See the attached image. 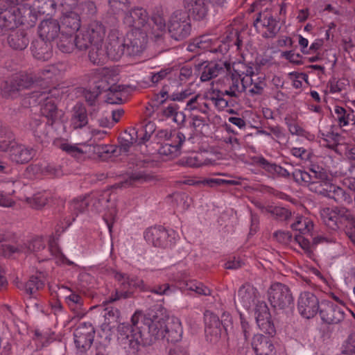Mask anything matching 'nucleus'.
<instances>
[{
    "label": "nucleus",
    "instance_id": "nucleus-27",
    "mask_svg": "<svg viewBox=\"0 0 355 355\" xmlns=\"http://www.w3.org/2000/svg\"><path fill=\"white\" fill-rule=\"evenodd\" d=\"M80 27V19L78 11H69L63 13L61 19L62 32L73 33L79 31Z\"/></svg>",
    "mask_w": 355,
    "mask_h": 355
},
{
    "label": "nucleus",
    "instance_id": "nucleus-55",
    "mask_svg": "<svg viewBox=\"0 0 355 355\" xmlns=\"http://www.w3.org/2000/svg\"><path fill=\"white\" fill-rule=\"evenodd\" d=\"M207 106V104L203 101V98L200 95L192 96L187 103V109L199 110L203 113L206 112Z\"/></svg>",
    "mask_w": 355,
    "mask_h": 355
},
{
    "label": "nucleus",
    "instance_id": "nucleus-3",
    "mask_svg": "<svg viewBox=\"0 0 355 355\" xmlns=\"http://www.w3.org/2000/svg\"><path fill=\"white\" fill-rule=\"evenodd\" d=\"M53 92L54 90L44 87L41 90H33L31 93L26 94L24 98V104L25 105H41V113L47 119V123L50 125L62 122L64 115V112L57 107L55 98L53 97Z\"/></svg>",
    "mask_w": 355,
    "mask_h": 355
},
{
    "label": "nucleus",
    "instance_id": "nucleus-40",
    "mask_svg": "<svg viewBox=\"0 0 355 355\" xmlns=\"http://www.w3.org/2000/svg\"><path fill=\"white\" fill-rule=\"evenodd\" d=\"M168 319L165 320V329L164 331V338L168 343H176L180 340L182 335V328L181 326V323L179 322L178 319H176V322H174L173 327H169L166 324L169 318L166 315Z\"/></svg>",
    "mask_w": 355,
    "mask_h": 355
},
{
    "label": "nucleus",
    "instance_id": "nucleus-56",
    "mask_svg": "<svg viewBox=\"0 0 355 355\" xmlns=\"http://www.w3.org/2000/svg\"><path fill=\"white\" fill-rule=\"evenodd\" d=\"M227 34L223 43H227L229 47H235L237 51L239 50L242 42L239 38V31L233 28H229Z\"/></svg>",
    "mask_w": 355,
    "mask_h": 355
},
{
    "label": "nucleus",
    "instance_id": "nucleus-33",
    "mask_svg": "<svg viewBox=\"0 0 355 355\" xmlns=\"http://www.w3.org/2000/svg\"><path fill=\"white\" fill-rule=\"evenodd\" d=\"M29 334H32L31 337L39 347L46 346L54 340L55 334L49 328L31 329Z\"/></svg>",
    "mask_w": 355,
    "mask_h": 355
},
{
    "label": "nucleus",
    "instance_id": "nucleus-1",
    "mask_svg": "<svg viewBox=\"0 0 355 355\" xmlns=\"http://www.w3.org/2000/svg\"><path fill=\"white\" fill-rule=\"evenodd\" d=\"M293 176L296 182L306 184L311 191L333 199L338 204L350 205L353 202L352 196L343 188L333 184L329 174L322 166L311 164L309 171L296 170Z\"/></svg>",
    "mask_w": 355,
    "mask_h": 355
},
{
    "label": "nucleus",
    "instance_id": "nucleus-25",
    "mask_svg": "<svg viewBox=\"0 0 355 355\" xmlns=\"http://www.w3.org/2000/svg\"><path fill=\"white\" fill-rule=\"evenodd\" d=\"M183 3L188 15L193 19L200 21L206 17L208 9L205 0H184Z\"/></svg>",
    "mask_w": 355,
    "mask_h": 355
},
{
    "label": "nucleus",
    "instance_id": "nucleus-41",
    "mask_svg": "<svg viewBox=\"0 0 355 355\" xmlns=\"http://www.w3.org/2000/svg\"><path fill=\"white\" fill-rule=\"evenodd\" d=\"M138 132L135 128H130L129 131H125L123 136L120 137L119 150L121 153H128L130 148L135 144L138 138Z\"/></svg>",
    "mask_w": 355,
    "mask_h": 355
},
{
    "label": "nucleus",
    "instance_id": "nucleus-48",
    "mask_svg": "<svg viewBox=\"0 0 355 355\" xmlns=\"http://www.w3.org/2000/svg\"><path fill=\"white\" fill-rule=\"evenodd\" d=\"M337 214L340 228L347 225L353 227L355 225V216L349 209L345 207H337Z\"/></svg>",
    "mask_w": 355,
    "mask_h": 355
},
{
    "label": "nucleus",
    "instance_id": "nucleus-60",
    "mask_svg": "<svg viewBox=\"0 0 355 355\" xmlns=\"http://www.w3.org/2000/svg\"><path fill=\"white\" fill-rule=\"evenodd\" d=\"M334 112L340 127L347 126L349 124L350 121H352L349 114L346 112L345 108L340 106H336Z\"/></svg>",
    "mask_w": 355,
    "mask_h": 355
},
{
    "label": "nucleus",
    "instance_id": "nucleus-11",
    "mask_svg": "<svg viewBox=\"0 0 355 355\" xmlns=\"http://www.w3.org/2000/svg\"><path fill=\"white\" fill-rule=\"evenodd\" d=\"M168 30L172 38L182 40L191 32V25L188 14L181 10L174 11L168 22Z\"/></svg>",
    "mask_w": 355,
    "mask_h": 355
},
{
    "label": "nucleus",
    "instance_id": "nucleus-38",
    "mask_svg": "<svg viewBox=\"0 0 355 355\" xmlns=\"http://www.w3.org/2000/svg\"><path fill=\"white\" fill-rule=\"evenodd\" d=\"M313 226V221L304 216H297L295 221L291 225L292 230L299 232L302 236H312Z\"/></svg>",
    "mask_w": 355,
    "mask_h": 355
},
{
    "label": "nucleus",
    "instance_id": "nucleus-15",
    "mask_svg": "<svg viewBox=\"0 0 355 355\" xmlns=\"http://www.w3.org/2000/svg\"><path fill=\"white\" fill-rule=\"evenodd\" d=\"M95 331L91 323L83 322L73 332L74 343L81 352L88 350L94 339Z\"/></svg>",
    "mask_w": 355,
    "mask_h": 355
},
{
    "label": "nucleus",
    "instance_id": "nucleus-52",
    "mask_svg": "<svg viewBox=\"0 0 355 355\" xmlns=\"http://www.w3.org/2000/svg\"><path fill=\"white\" fill-rule=\"evenodd\" d=\"M44 285V281L36 276H31L29 280L25 284L24 288L26 294L32 295L37 291L42 288Z\"/></svg>",
    "mask_w": 355,
    "mask_h": 355
},
{
    "label": "nucleus",
    "instance_id": "nucleus-58",
    "mask_svg": "<svg viewBox=\"0 0 355 355\" xmlns=\"http://www.w3.org/2000/svg\"><path fill=\"white\" fill-rule=\"evenodd\" d=\"M323 322L331 324H337L344 318V312H319Z\"/></svg>",
    "mask_w": 355,
    "mask_h": 355
},
{
    "label": "nucleus",
    "instance_id": "nucleus-51",
    "mask_svg": "<svg viewBox=\"0 0 355 355\" xmlns=\"http://www.w3.org/2000/svg\"><path fill=\"white\" fill-rule=\"evenodd\" d=\"M266 86V83L264 76H258L257 78H252L248 92L251 96L261 95L263 92Z\"/></svg>",
    "mask_w": 355,
    "mask_h": 355
},
{
    "label": "nucleus",
    "instance_id": "nucleus-50",
    "mask_svg": "<svg viewBox=\"0 0 355 355\" xmlns=\"http://www.w3.org/2000/svg\"><path fill=\"white\" fill-rule=\"evenodd\" d=\"M120 322L119 312H107L104 315V322L101 325V329L104 332L106 330H112Z\"/></svg>",
    "mask_w": 355,
    "mask_h": 355
},
{
    "label": "nucleus",
    "instance_id": "nucleus-49",
    "mask_svg": "<svg viewBox=\"0 0 355 355\" xmlns=\"http://www.w3.org/2000/svg\"><path fill=\"white\" fill-rule=\"evenodd\" d=\"M15 144L12 133L0 124V150L10 152L11 146Z\"/></svg>",
    "mask_w": 355,
    "mask_h": 355
},
{
    "label": "nucleus",
    "instance_id": "nucleus-10",
    "mask_svg": "<svg viewBox=\"0 0 355 355\" xmlns=\"http://www.w3.org/2000/svg\"><path fill=\"white\" fill-rule=\"evenodd\" d=\"M114 277L117 280L121 288V291H116L114 295L110 297L109 302H114L121 298L126 299L132 295V292L130 290L132 288H139L142 291L147 289L144 281L137 277H130L125 273L119 272H114Z\"/></svg>",
    "mask_w": 355,
    "mask_h": 355
},
{
    "label": "nucleus",
    "instance_id": "nucleus-13",
    "mask_svg": "<svg viewBox=\"0 0 355 355\" xmlns=\"http://www.w3.org/2000/svg\"><path fill=\"white\" fill-rule=\"evenodd\" d=\"M268 300L275 309H285L293 303V297L288 287L277 282L271 285L268 290Z\"/></svg>",
    "mask_w": 355,
    "mask_h": 355
},
{
    "label": "nucleus",
    "instance_id": "nucleus-39",
    "mask_svg": "<svg viewBox=\"0 0 355 355\" xmlns=\"http://www.w3.org/2000/svg\"><path fill=\"white\" fill-rule=\"evenodd\" d=\"M322 222L327 227L332 230L340 229V224L338 223V215L337 207L334 209L325 208L321 211Z\"/></svg>",
    "mask_w": 355,
    "mask_h": 355
},
{
    "label": "nucleus",
    "instance_id": "nucleus-42",
    "mask_svg": "<svg viewBox=\"0 0 355 355\" xmlns=\"http://www.w3.org/2000/svg\"><path fill=\"white\" fill-rule=\"evenodd\" d=\"M222 83L220 79L213 82L209 92L207 94V98L211 102L214 106L218 110H221V102H222Z\"/></svg>",
    "mask_w": 355,
    "mask_h": 355
},
{
    "label": "nucleus",
    "instance_id": "nucleus-5",
    "mask_svg": "<svg viewBox=\"0 0 355 355\" xmlns=\"http://www.w3.org/2000/svg\"><path fill=\"white\" fill-rule=\"evenodd\" d=\"M15 252H34L37 253V259L41 261L50 259L51 257H63L64 255L55 244H51L48 248L42 237L32 239L28 244L15 245L1 244L0 245V254L10 256Z\"/></svg>",
    "mask_w": 355,
    "mask_h": 355
},
{
    "label": "nucleus",
    "instance_id": "nucleus-12",
    "mask_svg": "<svg viewBox=\"0 0 355 355\" xmlns=\"http://www.w3.org/2000/svg\"><path fill=\"white\" fill-rule=\"evenodd\" d=\"M144 235L148 243L158 248L171 247L178 237L174 230H166L161 226L147 229Z\"/></svg>",
    "mask_w": 355,
    "mask_h": 355
},
{
    "label": "nucleus",
    "instance_id": "nucleus-44",
    "mask_svg": "<svg viewBox=\"0 0 355 355\" xmlns=\"http://www.w3.org/2000/svg\"><path fill=\"white\" fill-rule=\"evenodd\" d=\"M57 46L63 53H71L76 49L74 36L71 33L62 32L57 42Z\"/></svg>",
    "mask_w": 355,
    "mask_h": 355
},
{
    "label": "nucleus",
    "instance_id": "nucleus-36",
    "mask_svg": "<svg viewBox=\"0 0 355 355\" xmlns=\"http://www.w3.org/2000/svg\"><path fill=\"white\" fill-rule=\"evenodd\" d=\"M198 68L202 70L200 80L202 82L208 81L211 78L216 77L220 72L222 67L219 64L214 62H203L198 64Z\"/></svg>",
    "mask_w": 355,
    "mask_h": 355
},
{
    "label": "nucleus",
    "instance_id": "nucleus-22",
    "mask_svg": "<svg viewBox=\"0 0 355 355\" xmlns=\"http://www.w3.org/2000/svg\"><path fill=\"white\" fill-rule=\"evenodd\" d=\"M252 346L257 355H276V349L272 340L262 334L254 335Z\"/></svg>",
    "mask_w": 355,
    "mask_h": 355
},
{
    "label": "nucleus",
    "instance_id": "nucleus-46",
    "mask_svg": "<svg viewBox=\"0 0 355 355\" xmlns=\"http://www.w3.org/2000/svg\"><path fill=\"white\" fill-rule=\"evenodd\" d=\"M86 28L80 30L74 36L76 49L78 51H86L92 49V43Z\"/></svg>",
    "mask_w": 355,
    "mask_h": 355
},
{
    "label": "nucleus",
    "instance_id": "nucleus-23",
    "mask_svg": "<svg viewBox=\"0 0 355 355\" xmlns=\"http://www.w3.org/2000/svg\"><path fill=\"white\" fill-rule=\"evenodd\" d=\"M88 114L85 106L77 103L71 111L70 126L74 129H81L88 123Z\"/></svg>",
    "mask_w": 355,
    "mask_h": 355
},
{
    "label": "nucleus",
    "instance_id": "nucleus-29",
    "mask_svg": "<svg viewBox=\"0 0 355 355\" xmlns=\"http://www.w3.org/2000/svg\"><path fill=\"white\" fill-rule=\"evenodd\" d=\"M60 29V25L56 20H44L39 26L40 38L50 42L58 35Z\"/></svg>",
    "mask_w": 355,
    "mask_h": 355
},
{
    "label": "nucleus",
    "instance_id": "nucleus-32",
    "mask_svg": "<svg viewBox=\"0 0 355 355\" xmlns=\"http://www.w3.org/2000/svg\"><path fill=\"white\" fill-rule=\"evenodd\" d=\"M259 24L267 28L268 33L266 37H274L279 31L277 21L269 13H259L254 21V26L259 27Z\"/></svg>",
    "mask_w": 355,
    "mask_h": 355
},
{
    "label": "nucleus",
    "instance_id": "nucleus-26",
    "mask_svg": "<svg viewBox=\"0 0 355 355\" xmlns=\"http://www.w3.org/2000/svg\"><path fill=\"white\" fill-rule=\"evenodd\" d=\"M31 51L33 56L40 60L45 61L52 56V44L44 39H37L31 44Z\"/></svg>",
    "mask_w": 355,
    "mask_h": 355
},
{
    "label": "nucleus",
    "instance_id": "nucleus-20",
    "mask_svg": "<svg viewBox=\"0 0 355 355\" xmlns=\"http://www.w3.org/2000/svg\"><path fill=\"white\" fill-rule=\"evenodd\" d=\"M35 155V150L22 144H12L9 152V157L11 161L17 164H25L31 161Z\"/></svg>",
    "mask_w": 355,
    "mask_h": 355
},
{
    "label": "nucleus",
    "instance_id": "nucleus-61",
    "mask_svg": "<svg viewBox=\"0 0 355 355\" xmlns=\"http://www.w3.org/2000/svg\"><path fill=\"white\" fill-rule=\"evenodd\" d=\"M130 4V0H108L110 10L114 14H119Z\"/></svg>",
    "mask_w": 355,
    "mask_h": 355
},
{
    "label": "nucleus",
    "instance_id": "nucleus-2",
    "mask_svg": "<svg viewBox=\"0 0 355 355\" xmlns=\"http://www.w3.org/2000/svg\"><path fill=\"white\" fill-rule=\"evenodd\" d=\"M132 318L141 320L144 324V327L135 328L133 339L137 346L132 354L137 352L140 346H151L164 340L165 320L168 319L164 312H135Z\"/></svg>",
    "mask_w": 355,
    "mask_h": 355
},
{
    "label": "nucleus",
    "instance_id": "nucleus-43",
    "mask_svg": "<svg viewBox=\"0 0 355 355\" xmlns=\"http://www.w3.org/2000/svg\"><path fill=\"white\" fill-rule=\"evenodd\" d=\"M47 123H43L40 119H32L29 126L33 135L40 141L43 142L48 137Z\"/></svg>",
    "mask_w": 355,
    "mask_h": 355
},
{
    "label": "nucleus",
    "instance_id": "nucleus-17",
    "mask_svg": "<svg viewBox=\"0 0 355 355\" xmlns=\"http://www.w3.org/2000/svg\"><path fill=\"white\" fill-rule=\"evenodd\" d=\"M89 206V200L87 197H80L73 199L69 204V209L71 215L68 217L66 216L64 219V225L62 222L58 224L56 227V232H63L75 220L78 214L85 212Z\"/></svg>",
    "mask_w": 355,
    "mask_h": 355
},
{
    "label": "nucleus",
    "instance_id": "nucleus-9",
    "mask_svg": "<svg viewBox=\"0 0 355 355\" xmlns=\"http://www.w3.org/2000/svg\"><path fill=\"white\" fill-rule=\"evenodd\" d=\"M103 52L105 58L94 64H103L107 59L119 60L123 55L126 54L125 39L119 31L112 30L109 33L107 42L103 47Z\"/></svg>",
    "mask_w": 355,
    "mask_h": 355
},
{
    "label": "nucleus",
    "instance_id": "nucleus-21",
    "mask_svg": "<svg viewBox=\"0 0 355 355\" xmlns=\"http://www.w3.org/2000/svg\"><path fill=\"white\" fill-rule=\"evenodd\" d=\"M135 329H132L128 324L119 323L118 326L117 340L119 343L125 349L130 350L132 353L133 349L137 346V342L134 341Z\"/></svg>",
    "mask_w": 355,
    "mask_h": 355
},
{
    "label": "nucleus",
    "instance_id": "nucleus-19",
    "mask_svg": "<svg viewBox=\"0 0 355 355\" xmlns=\"http://www.w3.org/2000/svg\"><path fill=\"white\" fill-rule=\"evenodd\" d=\"M149 17L146 10L143 8L137 7L125 13L123 22L130 27H134L137 31L144 27Z\"/></svg>",
    "mask_w": 355,
    "mask_h": 355
},
{
    "label": "nucleus",
    "instance_id": "nucleus-57",
    "mask_svg": "<svg viewBox=\"0 0 355 355\" xmlns=\"http://www.w3.org/2000/svg\"><path fill=\"white\" fill-rule=\"evenodd\" d=\"M26 200L33 208L39 209L46 204L48 196L46 193H37L33 197L26 198Z\"/></svg>",
    "mask_w": 355,
    "mask_h": 355
},
{
    "label": "nucleus",
    "instance_id": "nucleus-28",
    "mask_svg": "<svg viewBox=\"0 0 355 355\" xmlns=\"http://www.w3.org/2000/svg\"><path fill=\"white\" fill-rule=\"evenodd\" d=\"M205 322V333L207 336L208 334L214 336V339L211 338V342H216L218 339V336L221 334L220 326L222 322L214 312H205L204 313Z\"/></svg>",
    "mask_w": 355,
    "mask_h": 355
},
{
    "label": "nucleus",
    "instance_id": "nucleus-54",
    "mask_svg": "<svg viewBox=\"0 0 355 355\" xmlns=\"http://www.w3.org/2000/svg\"><path fill=\"white\" fill-rule=\"evenodd\" d=\"M185 287L187 290L193 291L199 295H209L211 294V291L209 288L202 283L195 280L186 282Z\"/></svg>",
    "mask_w": 355,
    "mask_h": 355
},
{
    "label": "nucleus",
    "instance_id": "nucleus-24",
    "mask_svg": "<svg viewBox=\"0 0 355 355\" xmlns=\"http://www.w3.org/2000/svg\"><path fill=\"white\" fill-rule=\"evenodd\" d=\"M173 141L166 142L159 148V153L162 155L174 157L180 154L182 144L185 141V136L182 132L175 133Z\"/></svg>",
    "mask_w": 355,
    "mask_h": 355
},
{
    "label": "nucleus",
    "instance_id": "nucleus-7",
    "mask_svg": "<svg viewBox=\"0 0 355 355\" xmlns=\"http://www.w3.org/2000/svg\"><path fill=\"white\" fill-rule=\"evenodd\" d=\"M235 305L237 311H268L269 309L263 300H261L257 289L252 284L245 283L238 290L235 298Z\"/></svg>",
    "mask_w": 355,
    "mask_h": 355
},
{
    "label": "nucleus",
    "instance_id": "nucleus-34",
    "mask_svg": "<svg viewBox=\"0 0 355 355\" xmlns=\"http://www.w3.org/2000/svg\"><path fill=\"white\" fill-rule=\"evenodd\" d=\"M8 43L12 49L21 51L27 47L29 40L24 31L19 30L8 35Z\"/></svg>",
    "mask_w": 355,
    "mask_h": 355
},
{
    "label": "nucleus",
    "instance_id": "nucleus-62",
    "mask_svg": "<svg viewBox=\"0 0 355 355\" xmlns=\"http://www.w3.org/2000/svg\"><path fill=\"white\" fill-rule=\"evenodd\" d=\"M286 124L288 130L291 135L305 137L307 138H309V137H313V135H310L307 131L302 128L297 123L290 122L287 123Z\"/></svg>",
    "mask_w": 355,
    "mask_h": 355
},
{
    "label": "nucleus",
    "instance_id": "nucleus-37",
    "mask_svg": "<svg viewBox=\"0 0 355 355\" xmlns=\"http://www.w3.org/2000/svg\"><path fill=\"white\" fill-rule=\"evenodd\" d=\"M256 322L259 328L264 333L270 335L275 333V328L270 312H257Z\"/></svg>",
    "mask_w": 355,
    "mask_h": 355
},
{
    "label": "nucleus",
    "instance_id": "nucleus-64",
    "mask_svg": "<svg viewBox=\"0 0 355 355\" xmlns=\"http://www.w3.org/2000/svg\"><path fill=\"white\" fill-rule=\"evenodd\" d=\"M70 294L65 297L67 303L71 307L72 311H75L76 309H80L82 305V298L80 295L69 291Z\"/></svg>",
    "mask_w": 355,
    "mask_h": 355
},
{
    "label": "nucleus",
    "instance_id": "nucleus-30",
    "mask_svg": "<svg viewBox=\"0 0 355 355\" xmlns=\"http://www.w3.org/2000/svg\"><path fill=\"white\" fill-rule=\"evenodd\" d=\"M153 175L147 171H134L127 178L117 184L118 187H129L136 184H142L150 181Z\"/></svg>",
    "mask_w": 355,
    "mask_h": 355
},
{
    "label": "nucleus",
    "instance_id": "nucleus-18",
    "mask_svg": "<svg viewBox=\"0 0 355 355\" xmlns=\"http://www.w3.org/2000/svg\"><path fill=\"white\" fill-rule=\"evenodd\" d=\"M21 24L22 21L17 8L12 7L0 13V34L12 30Z\"/></svg>",
    "mask_w": 355,
    "mask_h": 355
},
{
    "label": "nucleus",
    "instance_id": "nucleus-35",
    "mask_svg": "<svg viewBox=\"0 0 355 355\" xmlns=\"http://www.w3.org/2000/svg\"><path fill=\"white\" fill-rule=\"evenodd\" d=\"M297 305L300 311H318V300L312 293L304 292L299 297Z\"/></svg>",
    "mask_w": 355,
    "mask_h": 355
},
{
    "label": "nucleus",
    "instance_id": "nucleus-53",
    "mask_svg": "<svg viewBox=\"0 0 355 355\" xmlns=\"http://www.w3.org/2000/svg\"><path fill=\"white\" fill-rule=\"evenodd\" d=\"M189 185L215 187L222 184V180L218 178L189 179L186 181Z\"/></svg>",
    "mask_w": 355,
    "mask_h": 355
},
{
    "label": "nucleus",
    "instance_id": "nucleus-16",
    "mask_svg": "<svg viewBox=\"0 0 355 355\" xmlns=\"http://www.w3.org/2000/svg\"><path fill=\"white\" fill-rule=\"evenodd\" d=\"M125 39V52L129 56H135L141 53L146 47L147 37L140 31L130 33Z\"/></svg>",
    "mask_w": 355,
    "mask_h": 355
},
{
    "label": "nucleus",
    "instance_id": "nucleus-47",
    "mask_svg": "<svg viewBox=\"0 0 355 355\" xmlns=\"http://www.w3.org/2000/svg\"><path fill=\"white\" fill-rule=\"evenodd\" d=\"M177 287L174 285H171L168 283H163L161 284H155L151 287L147 286V289L145 291H149L152 293L158 295H171L175 293Z\"/></svg>",
    "mask_w": 355,
    "mask_h": 355
},
{
    "label": "nucleus",
    "instance_id": "nucleus-14",
    "mask_svg": "<svg viewBox=\"0 0 355 355\" xmlns=\"http://www.w3.org/2000/svg\"><path fill=\"white\" fill-rule=\"evenodd\" d=\"M102 74L103 76L99 85H97L99 92H107L106 103L109 104H121L123 103L122 92L124 89L123 86L110 83V74L108 70L103 69Z\"/></svg>",
    "mask_w": 355,
    "mask_h": 355
},
{
    "label": "nucleus",
    "instance_id": "nucleus-8",
    "mask_svg": "<svg viewBox=\"0 0 355 355\" xmlns=\"http://www.w3.org/2000/svg\"><path fill=\"white\" fill-rule=\"evenodd\" d=\"M92 43V49L89 51V59L92 63H98L105 58L103 43L106 35L105 27L100 22L94 21L86 27Z\"/></svg>",
    "mask_w": 355,
    "mask_h": 355
},
{
    "label": "nucleus",
    "instance_id": "nucleus-31",
    "mask_svg": "<svg viewBox=\"0 0 355 355\" xmlns=\"http://www.w3.org/2000/svg\"><path fill=\"white\" fill-rule=\"evenodd\" d=\"M89 206L94 211H101L105 209L106 204L110 200V191L109 190L101 192H94L87 196Z\"/></svg>",
    "mask_w": 355,
    "mask_h": 355
},
{
    "label": "nucleus",
    "instance_id": "nucleus-45",
    "mask_svg": "<svg viewBox=\"0 0 355 355\" xmlns=\"http://www.w3.org/2000/svg\"><path fill=\"white\" fill-rule=\"evenodd\" d=\"M341 135L333 130V127L326 132H320V142L329 148L334 149L338 145Z\"/></svg>",
    "mask_w": 355,
    "mask_h": 355
},
{
    "label": "nucleus",
    "instance_id": "nucleus-4",
    "mask_svg": "<svg viewBox=\"0 0 355 355\" xmlns=\"http://www.w3.org/2000/svg\"><path fill=\"white\" fill-rule=\"evenodd\" d=\"M259 67L254 64H245L241 62L225 61L223 62V85L227 89L223 92V95H229L236 97L241 92V76H250L251 78L258 75Z\"/></svg>",
    "mask_w": 355,
    "mask_h": 355
},
{
    "label": "nucleus",
    "instance_id": "nucleus-63",
    "mask_svg": "<svg viewBox=\"0 0 355 355\" xmlns=\"http://www.w3.org/2000/svg\"><path fill=\"white\" fill-rule=\"evenodd\" d=\"M266 210L282 220H288L291 216V212L288 209L282 207H270Z\"/></svg>",
    "mask_w": 355,
    "mask_h": 355
},
{
    "label": "nucleus",
    "instance_id": "nucleus-6",
    "mask_svg": "<svg viewBox=\"0 0 355 355\" xmlns=\"http://www.w3.org/2000/svg\"><path fill=\"white\" fill-rule=\"evenodd\" d=\"M42 84L33 73H21L5 80L1 86V94L6 98H15L20 92L28 89L41 90Z\"/></svg>",
    "mask_w": 355,
    "mask_h": 355
},
{
    "label": "nucleus",
    "instance_id": "nucleus-59",
    "mask_svg": "<svg viewBox=\"0 0 355 355\" xmlns=\"http://www.w3.org/2000/svg\"><path fill=\"white\" fill-rule=\"evenodd\" d=\"M171 72L172 69L170 67L162 68L159 71L151 72L149 79L154 85H157L171 75Z\"/></svg>",
    "mask_w": 355,
    "mask_h": 355
}]
</instances>
